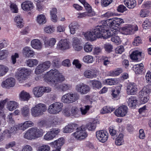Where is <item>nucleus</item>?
Returning <instances> with one entry per match:
<instances>
[{
    "mask_svg": "<svg viewBox=\"0 0 151 151\" xmlns=\"http://www.w3.org/2000/svg\"><path fill=\"white\" fill-rule=\"evenodd\" d=\"M30 108L27 105H25L21 109L20 111L22 115L25 117L28 116L29 115Z\"/></svg>",
    "mask_w": 151,
    "mask_h": 151,
    "instance_id": "7c9ffc66",
    "label": "nucleus"
},
{
    "mask_svg": "<svg viewBox=\"0 0 151 151\" xmlns=\"http://www.w3.org/2000/svg\"><path fill=\"white\" fill-rule=\"evenodd\" d=\"M71 47V44L67 39L61 40L60 41L57 45L56 48L58 50H64Z\"/></svg>",
    "mask_w": 151,
    "mask_h": 151,
    "instance_id": "f8f14e48",
    "label": "nucleus"
},
{
    "mask_svg": "<svg viewBox=\"0 0 151 151\" xmlns=\"http://www.w3.org/2000/svg\"><path fill=\"white\" fill-rule=\"evenodd\" d=\"M124 47L122 45H120L117 47L115 51L117 54H122L124 51Z\"/></svg>",
    "mask_w": 151,
    "mask_h": 151,
    "instance_id": "052dcab7",
    "label": "nucleus"
},
{
    "mask_svg": "<svg viewBox=\"0 0 151 151\" xmlns=\"http://www.w3.org/2000/svg\"><path fill=\"white\" fill-rule=\"evenodd\" d=\"M44 132L42 129L37 127H32L29 129L25 133L24 138L28 140H32L41 137Z\"/></svg>",
    "mask_w": 151,
    "mask_h": 151,
    "instance_id": "20e7f679",
    "label": "nucleus"
},
{
    "mask_svg": "<svg viewBox=\"0 0 151 151\" xmlns=\"http://www.w3.org/2000/svg\"><path fill=\"white\" fill-rule=\"evenodd\" d=\"M150 7H151V2L150 1L145 2L142 5V7L143 8L149 9Z\"/></svg>",
    "mask_w": 151,
    "mask_h": 151,
    "instance_id": "774afa93",
    "label": "nucleus"
},
{
    "mask_svg": "<svg viewBox=\"0 0 151 151\" xmlns=\"http://www.w3.org/2000/svg\"><path fill=\"white\" fill-rule=\"evenodd\" d=\"M124 2V4L129 9L133 8L136 5L135 0H125Z\"/></svg>",
    "mask_w": 151,
    "mask_h": 151,
    "instance_id": "2f4dec72",
    "label": "nucleus"
},
{
    "mask_svg": "<svg viewBox=\"0 0 151 151\" xmlns=\"http://www.w3.org/2000/svg\"><path fill=\"white\" fill-rule=\"evenodd\" d=\"M43 87H35L33 89L32 92L36 97L39 98L43 95Z\"/></svg>",
    "mask_w": 151,
    "mask_h": 151,
    "instance_id": "aec40b11",
    "label": "nucleus"
},
{
    "mask_svg": "<svg viewBox=\"0 0 151 151\" xmlns=\"http://www.w3.org/2000/svg\"><path fill=\"white\" fill-rule=\"evenodd\" d=\"M114 109L109 106L104 107L101 111V113L102 114L111 113L114 110Z\"/></svg>",
    "mask_w": 151,
    "mask_h": 151,
    "instance_id": "c03bdc74",
    "label": "nucleus"
},
{
    "mask_svg": "<svg viewBox=\"0 0 151 151\" xmlns=\"http://www.w3.org/2000/svg\"><path fill=\"white\" fill-rule=\"evenodd\" d=\"M92 107V106L88 105H85L83 107H81L80 109L82 115H86L88 113L90 109Z\"/></svg>",
    "mask_w": 151,
    "mask_h": 151,
    "instance_id": "58836bf2",
    "label": "nucleus"
},
{
    "mask_svg": "<svg viewBox=\"0 0 151 151\" xmlns=\"http://www.w3.org/2000/svg\"><path fill=\"white\" fill-rule=\"evenodd\" d=\"M36 1L37 2L36 3L37 8L38 10L40 11L43 8L42 3L43 2V1L42 0H38Z\"/></svg>",
    "mask_w": 151,
    "mask_h": 151,
    "instance_id": "69168bd1",
    "label": "nucleus"
},
{
    "mask_svg": "<svg viewBox=\"0 0 151 151\" xmlns=\"http://www.w3.org/2000/svg\"><path fill=\"white\" fill-rule=\"evenodd\" d=\"M115 142V144L117 146L122 145L124 142L123 134L122 133L120 134L116 138Z\"/></svg>",
    "mask_w": 151,
    "mask_h": 151,
    "instance_id": "473e14b6",
    "label": "nucleus"
},
{
    "mask_svg": "<svg viewBox=\"0 0 151 151\" xmlns=\"http://www.w3.org/2000/svg\"><path fill=\"white\" fill-rule=\"evenodd\" d=\"M19 96L21 100L23 101H28L30 98L29 93L24 90L21 92Z\"/></svg>",
    "mask_w": 151,
    "mask_h": 151,
    "instance_id": "bb28decb",
    "label": "nucleus"
},
{
    "mask_svg": "<svg viewBox=\"0 0 151 151\" xmlns=\"http://www.w3.org/2000/svg\"><path fill=\"white\" fill-rule=\"evenodd\" d=\"M15 84V81L14 78H10L3 81L1 83V86L3 87L6 88L9 87H13Z\"/></svg>",
    "mask_w": 151,
    "mask_h": 151,
    "instance_id": "a211bd4d",
    "label": "nucleus"
},
{
    "mask_svg": "<svg viewBox=\"0 0 151 151\" xmlns=\"http://www.w3.org/2000/svg\"><path fill=\"white\" fill-rule=\"evenodd\" d=\"M37 124L38 127H42L46 125V122L44 120L40 119L37 122Z\"/></svg>",
    "mask_w": 151,
    "mask_h": 151,
    "instance_id": "bf43d9fd",
    "label": "nucleus"
},
{
    "mask_svg": "<svg viewBox=\"0 0 151 151\" xmlns=\"http://www.w3.org/2000/svg\"><path fill=\"white\" fill-rule=\"evenodd\" d=\"M69 93H67L64 95L62 97L61 101L65 103L69 104L70 103Z\"/></svg>",
    "mask_w": 151,
    "mask_h": 151,
    "instance_id": "603ef678",
    "label": "nucleus"
},
{
    "mask_svg": "<svg viewBox=\"0 0 151 151\" xmlns=\"http://www.w3.org/2000/svg\"><path fill=\"white\" fill-rule=\"evenodd\" d=\"M51 65L50 61H47L39 64L36 68L35 73L36 74L41 73L48 69Z\"/></svg>",
    "mask_w": 151,
    "mask_h": 151,
    "instance_id": "9d476101",
    "label": "nucleus"
},
{
    "mask_svg": "<svg viewBox=\"0 0 151 151\" xmlns=\"http://www.w3.org/2000/svg\"><path fill=\"white\" fill-rule=\"evenodd\" d=\"M137 91V86L134 83H130L127 86V91L128 95H134Z\"/></svg>",
    "mask_w": 151,
    "mask_h": 151,
    "instance_id": "dca6fc26",
    "label": "nucleus"
},
{
    "mask_svg": "<svg viewBox=\"0 0 151 151\" xmlns=\"http://www.w3.org/2000/svg\"><path fill=\"white\" fill-rule=\"evenodd\" d=\"M64 140L63 138H60L58 140L55 141L51 143V144L54 145L55 148H60L61 149V147L64 144Z\"/></svg>",
    "mask_w": 151,
    "mask_h": 151,
    "instance_id": "c85d7f7f",
    "label": "nucleus"
},
{
    "mask_svg": "<svg viewBox=\"0 0 151 151\" xmlns=\"http://www.w3.org/2000/svg\"><path fill=\"white\" fill-rule=\"evenodd\" d=\"M121 90V88L120 86H117L115 89H112L111 94L112 98L115 100H118L119 98V94Z\"/></svg>",
    "mask_w": 151,
    "mask_h": 151,
    "instance_id": "5701e85b",
    "label": "nucleus"
},
{
    "mask_svg": "<svg viewBox=\"0 0 151 151\" xmlns=\"http://www.w3.org/2000/svg\"><path fill=\"white\" fill-rule=\"evenodd\" d=\"M55 30L54 27L52 26H48L44 28V31L45 32L47 33H53Z\"/></svg>",
    "mask_w": 151,
    "mask_h": 151,
    "instance_id": "13d9d810",
    "label": "nucleus"
},
{
    "mask_svg": "<svg viewBox=\"0 0 151 151\" xmlns=\"http://www.w3.org/2000/svg\"><path fill=\"white\" fill-rule=\"evenodd\" d=\"M101 24L97 26L94 29L85 32L84 34L85 38L88 40L93 41L97 38L107 37L108 35L104 32L106 30V28Z\"/></svg>",
    "mask_w": 151,
    "mask_h": 151,
    "instance_id": "f03ea898",
    "label": "nucleus"
},
{
    "mask_svg": "<svg viewBox=\"0 0 151 151\" xmlns=\"http://www.w3.org/2000/svg\"><path fill=\"white\" fill-rule=\"evenodd\" d=\"M45 81L54 84L56 88L60 91L65 92L70 90L72 86L68 84L62 83L58 85H56L59 82H62L65 80L64 76L56 69H51L47 72L45 75Z\"/></svg>",
    "mask_w": 151,
    "mask_h": 151,
    "instance_id": "f257e3e1",
    "label": "nucleus"
},
{
    "mask_svg": "<svg viewBox=\"0 0 151 151\" xmlns=\"http://www.w3.org/2000/svg\"><path fill=\"white\" fill-rule=\"evenodd\" d=\"M14 21L17 26L19 28H22L24 26V23L22 17L20 15H17L14 18Z\"/></svg>",
    "mask_w": 151,
    "mask_h": 151,
    "instance_id": "412c9836",
    "label": "nucleus"
},
{
    "mask_svg": "<svg viewBox=\"0 0 151 151\" xmlns=\"http://www.w3.org/2000/svg\"><path fill=\"white\" fill-rule=\"evenodd\" d=\"M9 54V52L7 50H3L0 51V60L4 59Z\"/></svg>",
    "mask_w": 151,
    "mask_h": 151,
    "instance_id": "4d7b16f0",
    "label": "nucleus"
},
{
    "mask_svg": "<svg viewBox=\"0 0 151 151\" xmlns=\"http://www.w3.org/2000/svg\"><path fill=\"white\" fill-rule=\"evenodd\" d=\"M104 83L107 85H112L116 83V79L115 78H109L105 80Z\"/></svg>",
    "mask_w": 151,
    "mask_h": 151,
    "instance_id": "3c124183",
    "label": "nucleus"
},
{
    "mask_svg": "<svg viewBox=\"0 0 151 151\" xmlns=\"http://www.w3.org/2000/svg\"><path fill=\"white\" fill-rule=\"evenodd\" d=\"M141 53L137 50L134 51L130 55L131 58L133 60H137L141 57Z\"/></svg>",
    "mask_w": 151,
    "mask_h": 151,
    "instance_id": "4c0bfd02",
    "label": "nucleus"
},
{
    "mask_svg": "<svg viewBox=\"0 0 151 151\" xmlns=\"http://www.w3.org/2000/svg\"><path fill=\"white\" fill-rule=\"evenodd\" d=\"M73 45L76 46V45L78 44H81V40L80 39H79L77 37H75L73 38Z\"/></svg>",
    "mask_w": 151,
    "mask_h": 151,
    "instance_id": "e2e57ef3",
    "label": "nucleus"
},
{
    "mask_svg": "<svg viewBox=\"0 0 151 151\" xmlns=\"http://www.w3.org/2000/svg\"><path fill=\"white\" fill-rule=\"evenodd\" d=\"M50 147L48 145H43L37 148V151H49Z\"/></svg>",
    "mask_w": 151,
    "mask_h": 151,
    "instance_id": "de8ad7c7",
    "label": "nucleus"
},
{
    "mask_svg": "<svg viewBox=\"0 0 151 151\" xmlns=\"http://www.w3.org/2000/svg\"><path fill=\"white\" fill-rule=\"evenodd\" d=\"M124 22L122 19L117 17L110 19L101 22V24L104 25V27H106V31L109 30V28L111 30H117V28H118L121 24Z\"/></svg>",
    "mask_w": 151,
    "mask_h": 151,
    "instance_id": "7ed1b4c3",
    "label": "nucleus"
},
{
    "mask_svg": "<svg viewBox=\"0 0 151 151\" xmlns=\"http://www.w3.org/2000/svg\"><path fill=\"white\" fill-rule=\"evenodd\" d=\"M44 41L45 46L47 47H52L55 44L56 40L54 38H51L47 40L46 38L44 37Z\"/></svg>",
    "mask_w": 151,
    "mask_h": 151,
    "instance_id": "c756f323",
    "label": "nucleus"
},
{
    "mask_svg": "<svg viewBox=\"0 0 151 151\" xmlns=\"http://www.w3.org/2000/svg\"><path fill=\"white\" fill-rule=\"evenodd\" d=\"M127 112L126 106L122 105L116 109L114 112L115 114L118 117H123L126 115Z\"/></svg>",
    "mask_w": 151,
    "mask_h": 151,
    "instance_id": "4468645a",
    "label": "nucleus"
},
{
    "mask_svg": "<svg viewBox=\"0 0 151 151\" xmlns=\"http://www.w3.org/2000/svg\"><path fill=\"white\" fill-rule=\"evenodd\" d=\"M138 27L134 26L129 25L122 28L123 33L125 35H129L133 31L138 30Z\"/></svg>",
    "mask_w": 151,
    "mask_h": 151,
    "instance_id": "f3484780",
    "label": "nucleus"
},
{
    "mask_svg": "<svg viewBox=\"0 0 151 151\" xmlns=\"http://www.w3.org/2000/svg\"><path fill=\"white\" fill-rule=\"evenodd\" d=\"M92 86L94 88L99 89L102 87L101 82L97 80L92 81L91 82Z\"/></svg>",
    "mask_w": 151,
    "mask_h": 151,
    "instance_id": "49530a36",
    "label": "nucleus"
},
{
    "mask_svg": "<svg viewBox=\"0 0 151 151\" xmlns=\"http://www.w3.org/2000/svg\"><path fill=\"white\" fill-rule=\"evenodd\" d=\"M79 25L76 22H73L71 23L69 25L71 34H74L76 31L79 29Z\"/></svg>",
    "mask_w": 151,
    "mask_h": 151,
    "instance_id": "393cba45",
    "label": "nucleus"
},
{
    "mask_svg": "<svg viewBox=\"0 0 151 151\" xmlns=\"http://www.w3.org/2000/svg\"><path fill=\"white\" fill-rule=\"evenodd\" d=\"M71 116L78 117L80 116V113L78 109L76 106H73L71 109Z\"/></svg>",
    "mask_w": 151,
    "mask_h": 151,
    "instance_id": "72a5a7b5",
    "label": "nucleus"
},
{
    "mask_svg": "<svg viewBox=\"0 0 151 151\" xmlns=\"http://www.w3.org/2000/svg\"><path fill=\"white\" fill-rule=\"evenodd\" d=\"M10 8L12 11L13 13H17L18 9L16 4L12 3L10 5Z\"/></svg>",
    "mask_w": 151,
    "mask_h": 151,
    "instance_id": "680f3d73",
    "label": "nucleus"
},
{
    "mask_svg": "<svg viewBox=\"0 0 151 151\" xmlns=\"http://www.w3.org/2000/svg\"><path fill=\"white\" fill-rule=\"evenodd\" d=\"M96 136L97 139L102 143L106 142L108 139V133L105 131L100 130L96 132Z\"/></svg>",
    "mask_w": 151,
    "mask_h": 151,
    "instance_id": "ddd939ff",
    "label": "nucleus"
},
{
    "mask_svg": "<svg viewBox=\"0 0 151 151\" xmlns=\"http://www.w3.org/2000/svg\"><path fill=\"white\" fill-rule=\"evenodd\" d=\"M104 32L108 36L106 38H104V39H106L109 37H112L111 38V41L115 43L118 44L120 42V39L118 36V34L119 33L118 30L115 29L105 31Z\"/></svg>",
    "mask_w": 151,
    "mask_h": 151,
    "instance_id": "0eeeda50",
    "label": "nucleus"
},
{
    "mask_svg": "<svg viewBox=\"0 0 151 151\" xmlns=\"http://www.w3.org/2000/svg\"><path fill=\"white\" fill-rule=\"evenodd\" d=\"M127 9L125 6L123 5H119L117 7V10L120 12L123 13Z\"/></svg>",
    "mask_w": 151,
    "mask_h": 151,
    "instance_id": "338daca9",
    "label": "nucleus"
},
{
    "mask_svg": "<svg viewBox=\"0 0 151 151\" xmlns=\"http://www.w3.org/2000/svg\"><path fill=\"white\" fill-rule=\"evenodd\" d=\"M9 68L6 66L0 65V77L5 75L8 71Z\"/></svg>",
    "mask_w": 151,
    "mask_h": 151,
    "instance_id": "79ce46f5",
    "label": "nucleus"
},
{
    "mask_svg": "<svg viewBox=\"0 0 151 151\" xmlns=\"http://www.w3.org/2000/svg\"><path fill=\"white\" fill-rule=\"evenodd\" d=\"M75 89L80 94L84 95L90 91V88L86 84L81 83H79L76 86Z\"/></svg>",
    "mask_w": 151,
    "mask_h": 151,
    "instance_id": "9b49d317",
    "label": "nucleus"
},
{
    "mask_svg": "<svg viewBox=\"0 0 151 151\" xmlns=\"http://www.w3.org/2000/svg\"><path fill=\"white\" fill-rule=\"evenodd\" d=\"M137 100L135 97L131 96L127 99V102L128 105L130 107L134 108L137 104Z\"/></svg>",
    "mask_w": 151,
    "mask_h": 151,
    "instance_id": "cd10ccee",
    "label": "nucleus"
},
{
    "mask_svg": "<svg viewBox=\"0 0 151 151\" xmlns=\"http://www.w3.org/2000/svg\"><path fill=\"white\" fill-rule=\"evenodd\" d=\"M122 72V69L119 68L114 71H111L110 75L111 76H116L119 75Z\"/></svg>",
    "mask_w": 151,
    "mask_h": 151,
    "instance_id": "8fccbe9b",
    "label": "nucleus"
},
{
    "mask_svg": "<svg viewBox=\"0 0 151 151\" xmlns=\"http://www.w3.org/2000/svg\"><path fill=\"white\" fill-rule=\"evenodd\" d=\"M93 48V46L88 43H86L84 47V49L85 51L87 52H91Z\"/></svg>",
    "mask_w": 151,
    "mask_h": 151,
    "instance_id": "6e6d98bb",
    "label": "nucleus"
},
{
    "mask_svg": "<svg viewBox=\"0 0 151 151\" xmlns=\"http://www.w3.org/2000/svg\"><path fill=\"white\" fill-rule=\"evenodd\" d=\"M70 103H72L77 101L79 98L78 94L76 93H69Z\"/></svg>",
    "mask_w": 151,
    "mask_h": 151,
    "instance_id": "37998d69",
    "label": "nucleus"
},
{
    "mask_svg": "<svg viewBox=\"0 0 151 151\" xmlns=\"http://www.w3.org/2000/svg\"><path fill=\"white\" fill-rule=\"evenodd\" d=\"M134 67H135L134 71L136 74H139L142 73L143 68V65L142 63L135 65Z\"/></svg>",
    "mask_w": 151,
    "mask_h": 151,
    "instance_id": "a19ab883",
    "label": "nucleus"
},
{
    "mask_svg": "<svg viewBox=\"0 0 151 151\" xmlns=\"http://www.w3.org/2000/svg\"><path fill=\"white\" fill-rule=\"evenodd\" d=\"M142 43V40L139 36H137L135 37L134 41L132 42V44L134 46H137Z\"/></svg>",
    "mask_w": 151,
    "mask_h": 151,
    "instance_id": "5fc2aeb1",
    "label": "nucleus"
},
{
    "mask_svg": "<svg viewBox=\"0 0 151 151\" xmlns=\"http://www.w3.org/2000/svg\"><path fill=\"white\" fill-rule=\"evenodd\" d=\"M31 44L32 47L34 49L40 50L42 48V43L40 40L38 39L32 40L31 41Z\"/></svg>",
    "mask_w": 151,
    "mask_h": 151,
    "instance_id": "4be33fe9",
    "label": "nucleus"
},
{
    "mask_svg": "<svg viewBox=\"0 0 151 151\" xmlns=\"http://www.w3.org/2000/svg\"><path fill=\"white\" fill-rule=\"evenodd\" d=\"M63 105L62 103L55 102L49 106L47 109L49 113L53 114H58L62 111Z\"/></svg>",
    "mask_w": 151,
    "mask_h": 151,
    "instance_id": "1a4fd4ad",
    "label": "nucleus"
},
{
    "mask_svg": "<svg viewBox=\"0 0 151 151\" xmlns=\"http://www.w3.org/2000/svg\"><path fill=\"white\" fill-rule=\"evenodd\" d=\"M55 137L52 131H48L44 136V139L46 140H50L52 139Z\"/></svg>",
    "mask_w": 151,
    "mask_h": 151,
    "instance_id": "a18cd8bd",
    "label": "nucleus"
},
{
    "mask_svg": "<svg viewBox=\"0 0 151 151\" xmlns=\"http://www.w3.org/2000/svg\"><path fill=\"white\" fill-rule=\"evenodd\" d=\"M37 21L40 24H45L46 22V17L43 14H40L37 16Z\"/></svg>",
    "mask_w": 151,
    "mask_h": 151,
    "instance_id": "ea45409f",
    "label": "nucleus"
},
{
    "mask_svg": "<svg viewBox=\"0 0 151 151\" xmlns=\"http://www.w3.org/2000/svg\"><path fill=\"white\" fill-rule=\"evenodd\" d=\"M83 61L87 63H92L93 61V58L92 56L88 55L85 56L83 58Z\"/></svg>",
    "mask_w": 151,
    "mask_h": 151,
    "instance_id": "864d4df0",
    "label": "nucleus"
},
{
    "mask_svg": "<svg viewBox=\"0 0 151 151\" xmlns=\"http://www.w3.org/2000/svg\"><path fill=\"white\" fill-rule=\"evenodd\" d=\"M84 76L86 78L92 79L96 77V73L92 70H87L84 71Z\"/></svg>",
    "mask_w": 151,
    "mask_h": 151,
    "instance_id": "a878e982",
    "label": "nucleus"
},
{
    "mask_svg": "<svg viewBox=\"0 0 151 151\" xmlns=\"http://www.w3.org/2000/svg\"><path fill=\"white\" fill-rule=\"evenodd\" d=\"M18 106L17 103L14 101H11L7 103V108L10 111H12L15 109Z\"/></svg>",
    "mask_w": 151,
    "mask_h": 151,
    "instance_id": "f704fd0d",
    "label": "nucleus"
},
{
    "mask_svg": "<svg viewBox=\"0 0 151 151\" xmlns=\"http://www.w3.org/2000/svg\"><path fill=\"white\" fill-rule=\"evenodd\" d=\"M84 7L88 12L78 13L77 17L78 18H82L86 17H92L95 15V13L94 12H92V8L90 6H88V7Z\"/></svg>",
    "mask_w": 151,
    "mask_h": 151,
    "instance_id": "2eb2a0df",
    "label": "nucleus"
},
{
    "mask_svg": "<svg viewBox=\"0 0 151 151\" xmlns=\"http://www.w3.org/2000/svg\"><path fill=\"white\" fill-rule=\"evenodd\" d=\"M38 60L35 59H29L26 60V63L27 65L29 67H32L37 65L38 63Z\"/></svg>",
    "mask_w": 151,
    "mask_h": 151,
    "instance_id": "c9c22d12",
    "label": "nucleus"
},
{
    "mask_svg": "<svg viewBox=\"0 0 151 151\" xmlns=\"http://www.w3.org/2000/svg\"><path fill=\"white\" fill-rule=\"evenodd\" d=\"M104 47L105 50L107 52H110L113 50V46L109 43H106L104 44Z\"/></svg>",
    "mask_w": 151,
    "mask_h": 151,
    "instance_id": "09e8293b",
    "label": "nucleus"
},
{
    "mask_svg": "<svg viewBox=\"0 0 151 151\" xmlns=\"http://www.w3.org/2000/svg\"><path fill=\"white\" fill-rule=\"evenodd\" d=\"M21 7L24 10L29 11L32 9L34 6L32 2L30 1H27L22 4Z\"/></svg>",
    "mask_w": 151,
    "mask_h": 151,
    "instance_id": "6ab92c4d",
    "label": "nucleus"
},
{
    "mask_svg": "<svg viewBox=\"0 0 151 151\" xmlns=\"http://www.w3.org/2000/svg\"><path fill=\"white\" fill-rule=\"evenodd\" d=\"M97 122L96 120L90 122L86 125V127L88 130L90 131H93L95 130L96 127Z\"/></svg>",
    "mask_w": 151,
    "mask_h": 151,
    "instance_id": "e433bc0d",
    "label": "nucleus"
},
{
    "mask_svg": "<svg viewBox=\"0 0 151 151\" xmlns=\"http://www.w3.org/2000/svg\"><path fill=\"white\" fill-rule=\"evenodd\" d=\"M77 127V124H68L63 129V132L65 133L71 132Z\"/></svg>",
    "mask_w": 151,
    "mask_h": 151,
    "instance_id": "b1692460",
    "label": "nucleus"
},
{
    "mask_svg": "<svg viewBox=\"0 0 151 151\" xmlns=\"http://www.w3.org/2000/svg\"><path fill=\"white\" fill-rule=\"evenodd\" d=\"M29 72V70L24 68H19L16 74V77L20 83L24 82L27 79V76Z\"/></svg>",
    "mask_w": 151,
    "mask_h": 151,
    "instance_id": "6e6552de",
    "label": "nucleus"
},
{
    "mask_svg": "<svg viewBox=\"0 0 151 151\" xmlns=\"http://www.w3.org/2000/svg\"><path fill=\"white\" fill-rule=\"evenodd\" d=\"M77 131L73 133V134L74 137L77 139L81 140L86 138L88 136V134L86 132V127L82 126L76 128Z\"/></svg>",
    "mask_w": 151,
    "mask_h": 151,
    "instance_id": "423d86ee",
    "label": "nucleus"
},
{
    "mask_svg": "<svg viewBox=\"0 0 151 151\" xmlns=\"http://www.w3.org/2000/svg\"><path fill=\"white\" fill-rule=\"evenodd\" d=\"M47 110L46 106L44 104H37L31 110L32 115L34 117H38L42 115L43 112Z\"/></svg>",
    "mask_w": 151,
    "mask_h": 151,
    "instance_id": "39448f33",
    "label": "nucleus"
},
{
    "mask_svg": "<svg viewBox=\"0 0 151 151\" xmlns=\"http://www.w3.org/2000/svg\"><path fill=\"white\" fill-rule=\"evenodd\" d=\"M149 13L145 9H142L140 12V15L142 17H147Z\"/></svg>",
    "mask_w": 151,
    "mask_h": 151,
    "instance_id": "0e129e2a",
    "label": "nucleus"
}]
</instances>
